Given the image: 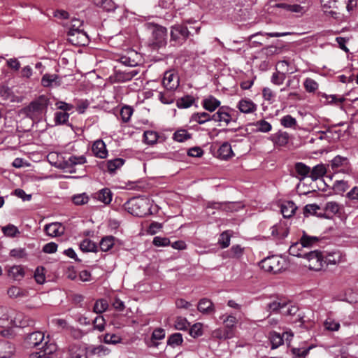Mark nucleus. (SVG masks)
<instances>
[{
	"instance_id": "20e7f679",
	"label": "nucleus",
	"mask_w": 358,
	"mask_h": 358,
	"mask_svg": "<svg viewBox=\"0 0 358 358\" xmlns=\"http://www.w3.org/2000/svg\"><path fill=\"white\" fill-rule=\"evenodd\" d=\"M259 265L266 272L277 273L284 268L285 262L281 257L273 255L262 260Z\"/></svg>"
},
{
	"instance_id": "9d476101",
	"label": "nucleus",
	"mask_w": 358,
	"mask_h": 358,
	"mask_svg": "<svg viewBox=\"0 0 358 358\" xmlns=\"http://www.w3.org/2000/svg\"><path fill=\"white\" fill-rule=\"evenodd\" d=\"M67 34L69 41L74 45H85L88 43V36L84 30Z\"/></svg>"
},
{
	"instance_id": "0e129e2a",
	"label": "nucleus",
	"mask_w": 358,
	"mask_h": 358,
	"mask_svg": "<svg viewBox=\"0 0 358 358\" xmlns=\"http://www.w3.org/2000/svg\"><path fill=\"white\" fill-rule=\"evenodd\" d=\"M83 22L78 19H73L69 25L68 34L83 30L81 29Z\"/></svg>"
},
{
	"instance_id": "09e8293b",
	"label": "nucleus",
	"mask_w": 358,
	"mask_h": 358,
	"mask_svg": "<svg viewBox=\"0 0 358 358\" xmlns=\"http://www.w3.org/2000/svg\"><path fill=\"white\" fill-rule=\"evenodd\" d=\"M175 328L178 330H187L190 327V323L187 321V320L182 317H178L176 319Z\"/></svg>"
},
{
	"instance_id": "b1692460",
	"label": "nucleus",
	"mask_w": 358,
	"mask_h": 358,
	"mask_svg": "<svg viewBox=\"0 0 358 358\" xmlns=\"http://www.w3.org/2000/svg\"><path fill=\"white\" fill-rule=\"evenodd\" d=\"M327 170L323 164L315 166L310 172V178L312 180L315 181L319 178L323 177L327 173Z\"/></svg>"
},
{
	"instance_id": "052dcab7",
	"label": "nucleus",
	"mask_w": 358,
	"mask_h": 358,
	"mask_svg": "<svg viewBox=\"0 0 358 358\" xmlns=\"http://www.w3.org/2000/svg\"><path fill=\"white\" fill-rule=\"evenodd\" d=\"M69 114L66 112H56L55 113V121L56 124H62L68 122Z\"/></svg>"
},
{
	"instance_id": "bb28decb",
	"label": "nucleus",
	"mask_w": 358,
	"mask_h": 358,
	"mask_svg": "<svg viewBox=\"0 0 358 358\" xmlns=\"http://www.w3.org/2000/svg\"><path fill=\"white\" fill-rule=\"evenodd\" d=\"M295 171L298 174L300 180L306 177H310V168L302 162H297L294 166Z\"/></svg>"
},
{
	"instance_id": "864d4df0",
	"label": "nucleus",
	"mask_w": 358,
	"mask_h": 358,
	"mask_svg": "<svg viewBox=\"0 0 358 358\" xmlns=\"http://www.w3.org/2000/svg\"><path fill=\"white\" fill-rule=\"evenodd\" d=\"M159 97L163 103L169 104L173 102L174 96L172 91H162L159 92Z\"/></svg>"
},
{
	"instance_id": "6e6d98bb",
	"label": "nucleus",
	"mask_w": 358,
	"mask_h": 358,
	"mask_svg": "<svg viewBox=\"0 0 358 358\" xmlns=\"http://www.w3.org/2000/svg\"><path fill=\"white\" fill-rule=\"evenodd\" d=\"M2 231L5 236L15 237L20 234L18 229L13 224H8L2 227Z\"/></svg>"
},
{
	"instance_id": "e433bc0d",
	"label": "nucleus",
	"mask_w": 358,
	"mask_h": 358,
	"mask_svg": "<svg viewBox=\"0 0 358 358\" xmlns=\"http://www.w3.org/2000/svg\"><path fill=\"white\" fill-rule=\"evenodd\" d=\"M192 137L191 134L188 133L186 129H178L174 132L173 138L178 142H184Z\"/></svg>"
},
{
	"instance_id": "49530a36",
	"label": "nucleus",
	"mask_w": 358,
	"mask_h": 358,
	"mask_svg": "<svg viewBox=\"0 0 358 358\" xmlns=\"http://www.w3.org/2000/svg\"><path fill=\"white\" fill-rule=\"evenodd\" d=\"M320 3L324 13H329L331 15L336 14V12L329 10L330 8L336 6V1L334 0H320Z\"/></svg>"
},
{
	"instance_id": "4be33fe9",
	"label": "nucleus",
	"mask_w": 358,
	"mask_h": 358,
	"mask_svg": "<svg viewBox=\"0 0 358 358\" xmlns=\"http://www.w3.org/2000/svg\"><path fill=\"white\" fill-rule=\"evenodd\" d=\"M289 136L286 131H279L271 136L272 141L280 146L285 145L289 141Z\"/></svg>"
},
{
	"instance_id": "603ef678",
	"label": "nucleus",
	"mask_w": 358,
	"mask_h": 358,
	"mask_svg": "<svg viewBox=\"0 0 358 358\" xmlns=\"http://www.w3.org/2000/svg\"><path fill=\"white\" fill-rule=\"evenodd\" d=\"M280 123L284 127L292 128L296 126V120L290 115L283 116L280 120Z\"/></svg>"
},
{
	"instance_id": "aec40b11",
	"label": "nucleus",
	"mask_w": 358,
	"mask_h": 358,
	"mask_svg": "<svg viewBox=\"0 0 358 358\" xmlns=\"http://www.w3.org/2000/svg\"><path fill=\"white\" fill-rule=\"evenodd\" d=\"M92 151L97 157L103 159L107 156V150L103 141H95L92 145Z\"/></svg>"
},
{
	"instance_id": "37998d69",
	"label": "nucleus",
	"mask_w": 358,
	"mask_h": 358,
	"mask_svg": "<svg viewBox=\"0 0 358 358\" xmlns=\"http://www.w3.org/2000/svg\"><path fill=\"white\" fill-rule=\"evenodd\" d=\"M7 292L8 296L12 298L24 297L27 295V291L15 286L10 287Z\"/></svg>"
},
{
	"instance_id": "1a4fd4ad",
	"label": "nucleus",
	"mask_w": 358,
	"mask_h": 358,
	"mask_svg": "<svg viewBox=\"0 0 358 358\" xmlns=\"http://www.w3.org/2000/svg\"><path fill=\"white\" fill-rule=\"evenodd\" d=\"M162 85L165 90H177L179 86L178 76L172 71L164 73Z\"/></svg>"
},
{
	"instance_id": "2eb2a0df",
	"label": "nucleus",
	"mask_w": 358,
	"mask_h": 358,
	"mask_svg": "<svg viewBox=\"0 0 358 358\" xmlns=\"http://www.w3.org/2000/svg\"><path fill=\"white\" fill-rule=\"evenodd\" d=\"M197 309L199 312L206 315H211L215 312L213 303L207 298H203L199 300Z\"/></svg>"
},
{
	"instance_id": "13d9d810",
	"label": "nucleus",
	"mask_w": 358,
	"mask_h": 358,
	"mask_svg": "<svg viewBox=\"0 0 358 358\" xmlns=\"http://www.w3.org/2000/svg\"><path fill=\"white\" fill-rule=\"evenodd\" d=\"M287 306V303H281L278 301H273L268 304L267 308L268 311L276 312L280 310L282 313V309H285Z\"/></svg>"
},
{
	"instance_id": "5701e85b",
	"label": "nucleus",
	"mask_w": 358,
	"mask_h": 358,
	"mask_svg": "<svg viewBox=\"0 0 358 358\" xmlns=\"http://www.w3.org/2000/svg\"><path fill=\"white\" fill-rule=\"evenodd\" d=\"M224 325V329L231 330V333H234V330L238 322L237 318L232 315H222L220 317Z\"/></svg>"
},
{
	"instance_id": "338daca9",
	"label": "nucleus",
	"mask_w": 358,
	"mask_h": 358,
	"mask_svg": "<svg viewBox=\"0 0 358 358\" xmlns=\"http://www.w3.org/2000/svg\"><path fill=\"white\" fill-rule=\"evenodd\" d=\"M106 321L103 316H97L93 321L94 329L103 331L105 329Z\"/></svg>"
},
{
	"instance_id": "a18cd8bd",
	"label": "nucleus",
	"mask_w": 358,
	"mask_h": 358,
	"mask_svg": "<svg viewBox=\"0 0 358 358\" xmlns=\"http://www.w3.org/2000/svg\"><path fill=\"white\" fill-rule=\"evenodd\" d=\"M108 307V301L106 299L97 300L93 307V311L97 314L105 312Z\"/></svg>"
},
{
	"instance_id": "4468645a",
	"label": "nucleus",
	"mask_w": 358,
	"mask_h": 358,
	"mask_svg": "<svg viewBox=\"0 0 358 358\" xmlns=\"http://www.w3.org/2000/svg\"><path fill=\"white\" fill-rule=\"evenodd\" d=\"M43 340L44 334L42 331H34L26 336L25 343L28 347H36L41 344Z\"/></svg>"
},
{
	"instance_id": "423d86ee",
	"label": "nucleus",
	"mask_w": 358,
	"mask_h": 358,
	"mask_svg": "<svg viewBox=\"0 0 358 358\" xmlns=\"http://www.w3.org/2000/svg\"><path fill=\"white\" fill-rule=\"evenodd\" d=\"M304 258L308 261V267L310 270L320 271L324 266V257L318 250L310 251L306 253Z\"/></svg>"
},
{
	"instance_id": "f03ea898",
	"label": "nucleus",
	"mask_w": 358,
	"mask_h": 358,
	"mask_svg": "<svg viewBox=\"0 0 358 358\" xmlns=\"http://www.w3.org/2000/svg\"><path fill=\"white\" fill-rule=\"evenodd\" d=\"M5 317L8 320V325L3 326V329L0 334L3 337H10L13 336V327H25L34 324V320L27 317L21 312H17L14 310H9L6 309Z\"/></svg>"
},
{
	"instance_id": "69168bd1",
	"label": "nucleus",
	"mask_w": 358,
	"mask_h": 358,
	"mask_svg": "<svg viewBox=\"0 0 358 358\" xmlns=\"http://www.w3.org/2000/svg\"><path fill=\"white\" fill-rule=\"evenodd\" d=\"M324 210L328 213L336 214L340 210V206L336 201H329L325 204Z\"/></svg>"
},
{
	"instance_id": "412c9836",
	"label": "nucleus",
	"mask_w": 358,
	"mask_h": 358,
	"mask_svg": "<svg viewBox=\"0 0 358 358\" xmlns=\"http://www.w3.org/2000/svg\"><path fill=\"white\" fill-rule=\"evenodd\" d=\"M113 197V193L108 188H103L101 190H99L98 192L95 194V198L105 203V204H109L112 201Z\"/></svg>"
},
{
	"instance_id": "de8ad7c7",
	"label": "nucleus",
	"mask_w": 358,
	"mask_h": 358,
	"mask_svg": "<svg viewBox=\"0 0 358 358\" xmlns=\"http://www.w3.org/2000/svg\"><path fill=\"white\" fill-rule=\"evenodd\" d=\"M270 341L271 343V348L275 349L283 344V338L280 334L272 332L270 335Z\"/></svg>"
},
{
	"instance_id": "c9c22d12",
	"label": "nucleus",
	"mask_w": 358,
	"mask_h": 358,
	"mask_svg": "<svg viewBox=\"0 0 358 358\" xmlns=\"http://www.w3.org/2000/svg\"><path fill=\"white\" fill-rule=\"evenodd\" d=\"M9 275L15 280H20L24 275V268L20 266H14L10 268Z\"/></svg>"
},
{
	"instance_id": "dca6fc26",
	"label": "nucleus",
	"mask_w": 358,
	"mask_h": 358,
	"mask_svg": "<svg viewBox=\"0 0 358 358\" xmlns=\"http://www.w3.org/2000/svg\"><path fill=\"white\" fill-rule=\"evenodd\" d=\"M274 8H282L287 13H303L306 10L299 4H290L287 3H278L273 6Z\"/></svg>"
},
{
	"instance_id": "79ce46f5",
	"label": "nucleus",
	"mask_w": 358,
	"mask_h": 358,
	"mask_svg": "<svg viewBox=\"0 0 358 358\" xmlns=\"http://www.w3.org/2000/svg\"><path fill=\"white\" fill-rule=\"evenodd\" d=\"M189 329V335L194 338L203 335V324L200 322L195 323Z\"/></svg>"
},
{
	"instance_id": "72a5a7b5",
	"label": "nucleus",
	"mask_w": 358,
	"mask_h": 358,
	"mask_svg": "<svg viewBox=\"0 0 358 358\" xmlns=\"http://www.w3.org/2000/svg\"><path fill=\"white\" fill-rule=\"evenodd\" d=\"M115 244V237L108 236L103 237L100 242V248L103 252L110 250Z\"/></svg>"
},
{
	"instance_id": "58836bf2",
	"label": "nucleus",
	"mask_w": 358,
	"mask_h": 358,
	"mask_svg": "<svg viewBox=\"0 0 358 358\" xmlns=\"http://www.w3.org/2000/svg\"><path fill=\"white\" fill-rule=\"evenodd\" d=\"M122 341V337L115 334L107 333L103 336V341L106 344L115 345L120 343Z\"/></svg>"
},
{
	"instance_id": "393cba45",
	"label": "nucleus",
	"mask_w": 358,
	"mask_h": 358,
	"mask_svg": "<svg viewBox=\"0 0 358 358\" xmlns=\"http://www.w3.org/2000/svg\"><path fill=\"white\" fill-rule=\"evenodd\" d=\"M231 115L225 111L224 108H220L217 112L212 115V120L215 122H224L229 124L231 122Z\"/></svg>"
},
{
	"instance_id": "a878e982",
	"label": "nucleus",
	"mask_w": 358,
	"mask_h": 358,
	"mask_svg": "<svg viewBox=\"0 0 358 358\" xmlns=\"http://www.w3.org/2000/svg\"><path fill=\"white\" fill-rule=\"evenodd\" d=\"M220 105V101L212 96H209L202 101L203 107L210 112L214 111Z\"/></svg>"
},
{
	"instance_id": "f8f14e48",
	"label": "nucleus",
	"mask_w": 358,
	"mask_h": 358,
	"mask_svg": "<svg viewBox=\"0 0 358 358\" xmlns=\"http://www.w3.org/2000/svg\"><path fill=\"white\" fill-rule=\"evenodd\" d=\"M237 108L241 113H252L257 110V106L248 98L241 99L237 103Z\"/></svg>"
},
{
	"instance_id": "a211bd4d",
	"label": "nucleus",
	"mask_w": 358,
	"mask_h": 358,
	"mask_svg": "<svg viewBox=\"0 0 358 358\" xmlns=\"http://www.w3.org/2000/svg\"><path fill=\"white\" fill-rule=\"evenodd\" d=\"M297 206L292 201H285L281 204V213L284 217H291L296 212Z\"/></svg>"
},
{
	"instance_id": "e2e57ef3",
	"label": "nucleus",
	"mask_w": 358,
	"mask_h": 358,
	"mask_svg": "<svg viewBox=\"0 0 358 358\" xmlns=\"http://www.w3.org/2000/svg\"><path fill=\"white\" fill-rule=\"evenodd\" d=\"M133 113V109L130 106H125L120 110V116L123 122H127Z\"/></svg>"
},
{
	"instance_id": "6e6552de",
	"label": "nucleus",
	"mask_w": 358,
	"mask_h": 358,
	"mask_svg": "<svg viewBox=\"0 0 358 358\" xmlns=\"http://www.w3.org/2000/svg\"><path fill=\"white\" fill-rule=\"evenodd\" d=\"M62 83V78L55 73H45L41 78V85L44 87H59Z\"/></svg>"
},
{
	"instance_id": "0eeeda50",
	"label": "nucleus",
	"mask_w": 358,
	"mask_h": 358,
	"mask_svg": "<svg viewBox=\"0 0 358 358\" xmlns=\"http://www.w3.org/2000/svg\"><path fill=\"white\" fill-rule=\"evenodd\" d=\"M167 29L157 24L153 25L152 45L156 48L165 46L166 44Z\"/></svg>"
},
{
	"instance_id": "ea45409f",
	"label": "nucleus",
	"mask_w": 358,
	"mask_h": 358,
	"mask_svg": "<svg viewBox=\"0 0 358 358\" xmlns=\"http://www.w3.org/2000/svg\"><path fill=\"white\" fill-rule=\"evenodd\" d=\"M96 245L90 239H84L80 244V248L83 252H96Z\"/></svg>"
},
{
	"instance_id": "2f4dec72",
	"label": "nucleus",
	"mask_w": 358,
	"mask_h": 358,
	"mask_svg": "<svg viewBox=\"0 0 358 358\" xmlns=\"http://www.w3.org/2000/svg\"><path fill=\"white\" fill-rule=\"evenodd\" d=\"M299 241L304 248H310L319 241V238L317 236H308L303 231Z\"/></svg>"
},
{
	"instance_id": "f3484780",
	"label": "nucleus",
	"mask_w": 358,
	"mask_h": 358,
	"mask_svg": "<svg viewBox=\"0 0 358 358\" xmlns=\"http://www.w3.org/2000/svg\"><path fill=\"white\" fill-rule=\"evenodd\" d=\"M15 352V346L9 342H0V358H13Z\"/></svg>"
},
{
	"instance_id": "774afa93",
	"label": "nucleus",
	"mask_w": 358,
	"mask_h": 358,
	"mask_svg": "<svg viewBox=\"0 0 358 358\" xmlns=\"http://www.w3.org/2000/svg\"><path fill=\"white\" fill-rule=\"evenodd\" d=\"M72 201L76 205H83L88 202L89 197L85 193H83L73 196Z\"/></svg>"
},
{
	"instance_id": "c03bdc74",
	"label": "nucleus",
	"mask_w": 358,
	"mask_h": 358,
	"mask_svg": "<svg viewBox=\"0 0 358 358\" xmlns=\"http://www.w3.org/2000/svg\"><path fill=\"white\" fill-rule=\"evenodd\" d=\"M254 125L256 127L257 131L264 133L268 132L272 129L271 124L264 120L257 121Z\"/></svg>"
},
{
	"instance_id": "c756f323",
	"label": "nucleus",
	"mask_w": 358,
	"mask_h": 358,
	"mask_svg": "<svg viewBox=\"0 0 358 358\" xmlns=\"http://www.w3.org/2000/svg\"><path fill=\"white\" fill-rule=\"evenodd\" d=\"M124 164V159L122 158H115L111 160H108L106 162V166L107 171L110 173H114L115 171L123 166Z\"/></svg>"
},
{
	"instance_id": "473e14b6",
	"label": "nucleus",
	"mask_w": 358,
	"mask_h": 358,
	"mask_svg": "<svg viewBox=\"0 0 358 358\" xmlns=\"http://www.w3.org/2000/svg\"><path fill=\"white\" fill-rule=\"evenodd\" d=\"M243 252L244 248L240 245H234L226 252V257L231 259H239L243 256Z\"/></svg>"
},
{
	"instance_id": "4c0bfd02",
	"label": "nucleus",
	"mask_w": 358,
	"mask_h": 358,
	"mask_svg": "<svg viewBox=\"0 0 358 358\" xmlns=\"http://www.w3.org/2000/svg\"><path fill=\"white\" fill-rule=\"evenodd\" d=\"M131 56H122L120 57V60L122 64L127 66H136L138 65V60L134 57H138V55L136 52H131Z\"/></svg>"
},
{
	"instance_id": "3c124183",
	"label": "nucleus",
	"mask_w": 358,
	"mask_h": 358,
	"mask_svg": "<svg viewBox=\"0 0 358 358\" xmlns=\"http://www.w3.org/2000/svg\"><path fill=\"white\" fill-rule=\"evenodd\" d=\"M230 240L231 234L229 233V231H225L220 236L218 243L220 244L221 248L224 249L229 247L230 245Z\"/></svg>"
},
{
	"instance_id": "6ab92c4d",
	"label": "nucleus",
	"mask_w": 358,
	"mask_h": 358,
	"mask_svg": "<svg viewBox=\"0 0 358 358\" xmlns=\"http://www.w3.org/2000/svg\"><path fill=\"white\" fill-rule=\"evenodd\" d=\"M217 153L219 158L224 160H227L234 155L231 146L228 142H224L221 145Z\"/></svg>"
},
{
	"instance_id": "4d7b16f0",
	"label": "nucleus",
	"mask_w": 358,
	"mask_h": 358,
	"mask_svg": "<svg viewBox=\"0 0 358 358\" xmlns=\"http://www.w3.org/2000/svg\"><path fill=\"white\" fill-rule=\"evenodd\" d=\"M341 256L338 253H333L327 255L324 257V264L327 266L329 264L335 265L339 262Z\"/></svg>"
},
{
	"instance_id": "bf43d9fd",
	"label": "nucleus",
	"mask_w": 358,
	"mask_h": 358,
	"mask_svg": "<svg viewBox=\"0 0 358 358\" xmlns=\"http://www.w3.org/2000/svg\"><path fill=\"white\" fill-rule=\"evenodd\" d=\"M144 141L148 144H153L157 141V134L152 131H146L143 134Z\"/></svg>"
},
{
	"instance_id": "680f3d73",
	"label": "nucleus",
	"mask_w": 358,
	"mask_h": 358,
	"mask_svg": "<svg viewBox=\"0 0 358 358\" xmlns=\"http://www.w3.org/2000/svg\"><path fill=\"white\" fill-rule=\"evenodd\" d=\"M43 349V356H52V353L56 351L57 346L54 343H48V342H45V344L41 348Z\"/></svg>"
},
{
	"instance_id": "7ed1b4c3",
	"label": "nucleus",
	"mask_w": 358,
	"mask_h": 358,
	"mask_svg": "<svg viewBox=\"0 0 358 358\" xmlns=\"http://www.w3.org/2000/svg\"><path fill=\"white\" fill-rule=\"evenodd\" d=\"M127 210L136 217H143L150 210V204L146 199H132L127 203Z\"/></svg>"
},
{
	"instance_id": "8fccbe9b",
	"label": "nucleus",
	"mask_w": 358,
	"mask_h": 358,
	"mask_svg": "<svg viewBox=\"0 0 358 358\" xmlns=\"http://www.w3.org/2000/svg\"><path fill=\"white\" fill-rule=\"evenodd\" d=\"M183 341L182 334L180 333H175L171 335L167 341V344L169 345L175 347L182 344Z\"/></svg>"
},
{
	"instance_id": "39448f33",
	"label": "nucleus",
	"mask_w": 358,
	"mask_h": 358,
	"mask_svg": "<svg viewBox=\"0 0 358 358\" xmlns=\"http://www.w3.org/2000/svg\"><path fill=\"white\" fill-rule=\"evenodd\" d=\"M50 103L49 99L42 95L36 100L33 101L27 108V110L30 115H38L45 112Z\"/></svg>"
},
{
	"instance_id": "c85d7f7f",
	"label": "nucleus",
	"mask_w": 358,
	"mask_h": 358,
	"mask_svg": "<svg viewBox=\"0 0 358 358\" xmlns=\"http://www.w3.org/2000/svg\"><path fill=\"white\" fill-rule=\"evenodd\" d=\"M212 120V115L208 113H194L190 117V122H195L199 124H204Z\"/></svg>"
},
{
	"instance_id": "f257e3e1",
	"label": "nucleus",
	"mask_w": 358,
	"mask_h": 358,
	"mask_svg": "<svg viewBox=\"0 0 358 358\" xmlns=\"http://www.w3.org/2000/svg\"><path fill=\"white\" fill-rule=\"evenodd\" d=\"M201 29V24L197 21L189 19L183 20L182 24H176L171 27V42L176 45H182L185 43L189 36L193 35L192 32L194 30L195 34H199Z\"/></svg>"
},
{
	"instance_id": "9b49d317",
	"label": "nucleus",
	"mask_w": 358,
	"mask_h": 358,
	"mask_svg": "<svg viewBox=\"0 0 358 358\" xmlns=\"http://www.w3.org/2000/svg\"><path fill=\"white\" fill-rule=\"evenodd\" d=\"M271 235L277 239H283L289 234V226L286 222H280L271 228Z\"/></svg>"
},
{
	"instance_id": "5fc2aeb1",
	"label": "nucleus",
	"mask_w": 358,
	"mask_h": 358,
	"mask_svg": "<svg viewBox=\"0 0 358 358\" xmlns=\"http://www.w3.org/2000/svg\"><path fill=\"white\" fill-rule=\"evenodd\" d=\"M213 335L219 339H229L234 336V333H231V330L216 329L213 332Z\"/></svg>"
},
{
	"instance_id": "ddd939ff",
	"label": "nucleus",
	"mask_w": 358,
	"mask_h": 358,
	"mask_svg": "<svg viewBox=\"0 0 358 358\" xmlns=\"http://www.w3.org/2000/svg\"><path fill=\"white\" fill-rule=\"evenodd\" d=\"M44 231L51 237H57L64 233V227L59 222H52L44 227Z\"/></svg>"
},
{
	"instance_id": "7c9ffc66",
	"label": "nucleus",
	"mask_w": 358,
	"mask_h": 358,
	"mask_svg": "<svg viewBox=\"0 0 358 358\" xmlns=\"http://www.w3.org/2000/svg\"><path fill=\"white\" fill-rule=\"evenodd\" d=\"M348 164V158L341 155L336 156L330 162L331 168L334 171H338L339 168L346 166Z\"/></svg>"
},
{
	"instance_id": "a19ab883",
	"label": "nucleus",
	"mask_w": 358,
	"mask_h": 358,
	"mask_svg": "<svg viewBox=\"0 0 358 358\" xmlns=\"http://www.w3.org/2000/svg\"><path fill=\"white\" fill-rule=\"evenodd\" d=\"M243 207L239 202H222V210L226 212L238 211Z\"/></svg>"
},
{
	"instance_id": "cd10ccee",
	"label": "nucleus",
	"mask_w": 358,
	"mask_h": 358,
	"mask_svg": "<svg viewBox=\"0 0 358 358\" xmlns=\"http://www.w3.org/2000/svg\"><path fill=\"white\" fill-rule=\"evenodd\" d=\"M304 248L300 241L293 243L289 248V254L298 257H305L307 252L303 251Z\"/></svg>"
},
{
	"instance_id": "f704fd0d",
	"label": "nucleus",
	"mask_w": 358,
	"mask_h": 358,
	"mask_svg": "<svg viewBox=\"0 0 358 358\" xmlns=\"http://www.w3.org/2000/svg\"><path fill=\"white\" fill-rule=\"evenodd\" d=\"M195 99L192 96L187 95L177 100V106L180 108L190 107L194 102Z\"/></svg>"
}]
</instances>
